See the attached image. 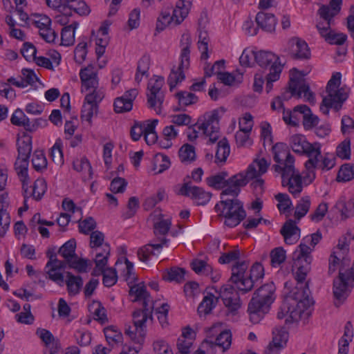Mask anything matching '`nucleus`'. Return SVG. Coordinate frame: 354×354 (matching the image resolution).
Instances as JSON below:
<instances>
[{"instance_id": "18", "label": "nucleus", "mask_w": 354, "mask_h": 354, "mask_svg": "<svg viewBox=\"0 0 354 354\" xmlns=\"http://www.w3.org/2000/svg\"><path fill=\"white\" fill-rule=\"evenodd\" d=\"M153 306H142V309L136 310L133 313V328L139 333L142 339L145 335V323L148 319H152Z\"/></svg>"}, {"instance_id": "38", "label": "nucleus", "mask_w": 354, "mask_h": 354, "mask_svg": "<svg viewBox=\"0 0 354 354\" xmlns=\"http://www.w3.org/2000/svg\"><path fill=\"white\" fill-rule=\"evenodd\" d=\"M150 66V58L148 55H143L138 61L137 65L136 73L135 75V81L140 83L142 77L149 76V69Z\"/></svg>"}, {"instance_id": "24", "label": "nucleus", "mask_w": 354, "mask_h": 354, "mask_svg": "<svg viewBox=\"0 0 354 354\" xmlns=\"http://www.w3.org/2000/svg\"><path fill=\"white\" fill-rule=\"evenodd\" d=\"M286 244L295 243L300 237V229L296 225L293 220L287 221L280 230Z\"/></svg>"}, {"instance_id": "41", "label": "nucleus", "mask_w": 354, "mask_h": 354, "mask_svg": "<svg viewBox=\"0 0 354 354\" xmlns=\"http://www.w3.org/2000/svg\"><path fill=\"white\" fill-rule=\"evenodd\" d=\"M76 241L71 239L66 241L59 250V254L64 259L66 263L73 258H76L75 254Z\"/></svg>"}, {"instance_id": "35", "label": "nucleus", "mask_w": 354, "mask_h": 354, "mask_svg": "<svg viewBox=\"0 0 354 354\" xmlns=\"http://www.w3.org/2000/svg\"><path fill=\"white\" fill-rule=\"evenodd\" d=\"M301 107H302V105H298L294 108L292 111L286 112L283 111V121L292 127L298 126L300 120H303V112H304V109Z\"/></svg>"}, {"instance_id": "60", "label": "nucleus", "mask_w": 354, "mask_h": 354, "mask_svg": "<svg viewBox=\"0 0 354 354\" xmlns=\"http://www.w3.org/2000/svg\"><path fill=\"white\" fill-rule=\"evenodd\" d=\"M256 53L257 51L245 49L239 58L241 65L246 67L252 66L256 62Z\"/></svg>"}, {"instance_id": "34", "label": "nucleus", "mask_w": 354, "mask_h": 354, "mask_svg": "<svg viewBox=\"0 0 354 354\" xmlns=\"http://www.w3.org/2000/svg\"><path fill=\"white\" fill-rule=\"evenodd\" d=\"M167 239L162 238L160 243H149L140 248L138 251V257L142 261H147L151 255H154V250L159 251L162 249V245L165 244Z\"/></svg>"}, {"instance_id": "31", "label": "nucleus", "mask_w": 354, "mask_h": 354, "mask_svg": "<svg viewBox=\"0 0 354 354\" xmlns=\"http://www.w3.org/2000/svg\"><path fill=\"white\" fill-rule=\"evenodd\" d=\"M64 282L66 285L67 292L69 296L78 295L83 286L82 278L80 276H75L69 272H66Z\"/></svg>"}, {"instance_id": "19", "label": "nucleus", "mask_w": 354, "mask_h": 354, "mask_svg": "<svg viewBox=\"0 0 354 354\" xmlns=\"http://www.w3.org/2000/svg\"><path fill=\"white\" fill-rule=\"evenodd\" d=\"M289 53L295 59H308L310 57V50L308 44L299 37H293L289 40Z\"/></svg>"}, {"instance_id": "44", "label": "nucleus", "mask_w": 354, "mask_h": 354, "mask_svg": "<svg viewBox=\"0 0 354 354\" xmlns=\"http://www.w3.org/2000/svg\"><path fill=\"white\" fill-rule=\"evenodd\" d=\"M303 109H304V112H303V125L306 130H309L315 127L319 123V118L313 114L310 109L305 104H302Z\"/></svg>"}, {"instance_id": "61", "label": "nucleus", "mask_w": 354, "mask_h": 354, "mask_svg": "<svg viewBox=\"0 0 354 354\" xmlns=\"http://www.w3.org/2000/svg\"><path fill=\"white\" fill-rule=\"evenodd\" d=\"M337 155L339 158L345 160L351 158V141L344 140L337 147Z\"/></svg>"}, {"instance_id": "40", "label": "nucleus", "mask_w": 354, "mask_h": 354, "mask_svg": "<svg viewBox=\"0 0 354 354\" xmlns=\"http://www.w3.org/2000/svg\"><path fill=\"white\" fill-rule=\"evenodd\" d=\"M109 255L110 246L109 244L105 243L102 247V252L97 253L95 256V270H94L95 272H96L97 271H103V270L105 269L104 268L107 264Z\"/></svg>"}, {"instance_id": "25", "label": "nucleus", "mask_w": 354, "mask_h": 354, "mask_svg": "<svg viewBox=\"0 0 354 354\" xmlns=\"http://www.w3.org/2000/svg\"><path fill=\"white\" fill-rule=\"evenodd\" d=\"M335 165L334 160L325 156H323L322 155V158H317V163L315 165V166L311 167L310 169L306 172L304 176V179L308 183H312L316 178V172L315 170L317 169H319L322 170H329L332 169Z\"/></svg>"}, {"instance_id": "56", "label": "nucleus", "mask_w": 354, "mask_h": 354, "mask_svg": "<svg viewBox=\"0 0 354 354\" xmlns=\"http://www.w3.org/2000/svg\"><path fill=\"white\" fill-rule=\"evenodd\" d=\"M99 272L102 274V282L103 284L106 287L113 286L118 281L117 272L113 268H106L103 270V271H100Z\"/></svg>"}, {"instance_id": "47", "label": "nucleus", "mask_w": 354, "mask_h": 354, "mask_svg": "<svg viewBox=\"0 0 354 354\" xmlns=\"http://www.w3.org/2000/svg\"><path fill=\"white\" fill-rule=\"evenodd\" d=\"M176 97L178 100L179 105L182 106L196 104L198 100V97L194 93L185 91L178 92Z\"/></svg>"}, {"instance_id": "57", "label": "nucleus", "mask_w": 354, "mask_h": 354, "mask_svg": "<svg viewBox=\"0 0 354 354\" xmlns=\"http://www.w3.org/2000/svg\"><path fill=\"white\" fill-rule=\"evenodd\" d=\"M47 190L46 182L44 178L37 179L32 187V196L36 200H40Z\"/></svg>"}, {"instance_id": "59", "label": "nucleus", "mask_w": 354, "mask_h": 354, "mask_svg": "<svg viewBox=\"0 0 354 354\" xmlns=\"http://www.w3.org/2000/svg\"><path fill=\"white\" fill-rule=\"evenodd\" d=\"M90 311L93 314L94 319L102 323L106 320V310L100 302H93L90 306Z\"/></svg>"}, {"instance_id": "46", "label": "nucleus", "mask_w": 354, "mask_h": 354, "mask_svg": "<svg viewBox=\"0 0 354 354\" xmlns=\"http://www.w3.org/2000/svg\"><path fill=\"white\" fill-rule=\"evenodd\" d=\"M185 270L178 267H174L170 268L166 273H164L162 278L165 281H175L180 283L184 281L185 274Z\"/></svg>"}, {"instance_id": "12", "label": "nucleus", "mask_w": 354, "mask_h": 354, "mask_svg": "<svg viewBox=\"0 0 354 354\" xmlns=\"http://www.w3.org/2000/svg\"><path fill=\"white\" fill-rule=\"evenodd\" d=\"M302 94H304L306 101L312 102L315 100L314 94L310 91V86L304 80L291 78L288 90L284 91L281 95L278 96V97H281L282 102H283L288 100L292 96L301 98Z\"/></svg>"}, {"instance_id": "26", "label": "nucleus", "mask_w": 354, "mask_h": 354, "mask_svg": "<svg viewBox=\"0 0 354 354\" xmlns=\"http://www.w3.org/2000/svg\"><path fill=\"white\" fill-rule=\"evenodd\" d=\"M29 157L18 156L15 163V169L22 183V188L25 192L28 189V168L29 165Z\"/></svg>"}, {"instance_id": "64", "label": "nucleus", "mask_w": 354, "mask_h": 354, "mask_svg": "<svg viewBox=\"0 0 354 354\" xmlns=\"http://www.w3.org/2000/svg\"><path fill=\"white\" fill-rule=\"evenodd\" d=\"M86 46V42L83 41L80 42L75 47L74 50V59L76 63L80 64L85 60L87 54Z\"/></svg>"}, {"instance_id": "63", "label": "nucleus", "mask_w": 354, "mask_h": 354, "mask_svg": "<svg viewBox=\"0 0 354 354\" xmlns=\"http://www.w3.org/2000/svg\"><path fill=\"white\" fill-rule=\"evenodd\" d=\"M193 342H194L192 341V338L187 339L184 337H178L176 343L178 349L176 354H189L191 353Z\"/></svg>"}, {"instance_id": "1", "label": "nucleus", "mask_w": 354, "mask_h": 354, "mask_svg": "<svg viewBox=\"0 0 354 354\" xmlns=\"http://www.w3.org/2000/svg\"><path fill=\"white\" fill-rule=\"evenodd\" d=\"M270 162L264 158L257 159L248 166L245 172H240L226 179L228 174L226 171H221L208 177L206 182L209 187L216 189L225 188L221 193V199L227 195L236 197L240 193L241 187L254 179L252 185L255 189L259 188L261 192L264 180L261 176L267 171Z\"/></svg>"}, {"instance_id": "7", "label": "nucleus", "mask_w": 354, "mask_h": 354, "mask_svg": "<svg viewBox=\"0 0 354 354\" xmlns=\"http://www.w3.org/2000/svg\"><path fill=\"white\" fill-rule=\"evenodd\" d=\"M181 52L180 55V64L176 69L173 68L168 77L167 82L172 90L176 84L181 82L185 78V70H187L190 65V46L192 45L191 36L188 33H185L180 38Z\"/></svg>"}, {"instance_id": "53", "label": "nucleus", "mask_w": 354, "mask_h": 354, "mask_svg": "<svg viewBox=\"0 0 354 354\" xmlns=\"http://www.w3.org/2000/svg\"><path fill=\"white\" fill-rule=\"evenodd\" d=\"M354 178L353 165L347 163L343 165L338 172L337 179L338 181L347 182Z\"/></svg>"}, {"instance_id": "17", "label": "nucleus", "mask_w": 354, "mask_h": 354, "mask_svg": "<svg viewBox=\"0 0 354 354\" xmlns=\"http://www.w3.org/2000/svg\"><path fill=\"white\" fill-rule=\"evenodd\" d=\"M219 296L223 304L230 312H235L241 306L239 292L231 285H224L220 288Z\"/></svg>"}, {"instance_id": "10", "label": "nucleus", "mask_w": 354, "mask_h": 354, "mask_svg": "<svg viewBox=\"0 0 354 354\" xmlns=\"http://www.w3.org/2000/svg\"><path fill=\"white\" fill-rule=\"evenodd\" d=\"M165 84L163 77L154 75L148 82L147 104L150 109H153L156 113H161L162 105L165 99V93L162 88Z\"/></svg>"}, {"instance_id": "52", "label": "nucleus", "mask_w": 354, "mask_h": 354, "mask_svg": "<svg viewBox=\"0 0 354 354\" xmlns=\"http://www.w3.org/2000/svg\"><path fill=\"white\" fill-rule=\"evenodd\" d=\"M10 224V216L6 206H0V236L3 237L9 228Z\"/></svg>"}, {"instance_id": "62", "label": "nucleus", "mask_w": 354, "mask_h": 354, "mask_svg": "<svg viewBox=\"0 0 354 354\" xmlns=\"http://www.w3.org/2000/svg\"><path fill=\"white\" fill-rule=\"evenodd\" d=\"M279 202L277 207L280 212L285 213L292 205L291 200L287 194L279 193L275 196Z\"/></svg>"}, {"instance_id": "45", "label": "nucleus", "mask_w": 354, "mask_h": 354, "mask_svg": "<svg viewBox=\"0 0 354 354\" xmlns=\"http://www.w3.org/2000/svg\"><path fill=\"white\" fill-rule=\"evenodd\" d=\"M31 161L33 168L37 171L42 172L47 168V159L42 150H35Z\"/></svg>"}, {"instance_id": "54", "label": "nucleus", "mask_w": 354, "mask_h": 354, "mask_svg": "<svg viewBox=\"0 0 354 354\" xmlns=\"http://www.w3.org/2000/svg\"><path fill=\"white\" fill-rule=\"evenodd\" d=\"M286 258V250L282 247L275 248L270 252L271 265L277 267L283 263Z\"/></svg>"}, {"instance_id": "49", "label": "nucleus", "mask_w": 354, "mask_h": 354, "mask_svg": "<svg viewBox=\"0 0 354 354\" xmlns=\"http://www.w3.org/2000/svg\"><path fill=\"white\" fill-rule=\"evenodd\" d=\"M310 207V199L309 196L302 197L296 205L295 217L299 220L308 212Z\"/></svg>"}, {"instance_id": "42", "label": "nucleus", "mask_w": 354, "mask_h": 354, "mask_svg": "<svg viewBox=\"0 0 354 354\" xmlns=\"http://www.w3.org/2000/svg\"><path fill=\"white\" fill-rule=\"evenodd\" d=\"M308 141L306 138L301 134H295L292 136L289 140V145L292 151L298 154L304 152L306 145Z\"/></svg>"}, {"instance_id": "55", "label": "nucleus", "mask_w": 354, "mask_h": 354, "mask_svg": "<svg viewBox=\"0 0 354 354\" xmlns=\"http://www.w3.org/2000/svg\"><path fill=\"white\" fill-rule=\"evenodd\" d=\"M104 333L109 344H113L122 340V333L115 326H111L105 328L104 329Z\"/></svg>"}, {"instance_id": "23", "label": "nucleus", "mask_w": 354, "mask_h": 354, "mask_svg": "<svg viewBox=\"0 0 354 354\" xmlns=\"http://www.w3.org/2000/svg\"><path fill=\"white\" fill-rule=\"evenodd\" d=\"M256 62L261 68H269L270 71H273L275 66H283L279 61V57L270 51H257Z\"/></svg>"}, {"instance_id": "2", "label": "nucleus", "mask_w": 354, "mask_h": 354, "mask_svg": "<svg viewBox=\"0 0 354 354\" xmlns=\"http://www.w3.org/2000/svg\"><path fill=\"white\" fill-rule=\"evenodd\" d=\"M295 266L298 267L295 272V279L297 283L290 292V297L294 301L293 304H297V308L290 311V317L292 319L290 321L297 320L304 311L313 304V299L310 297L308 284L307 282L304 283L309 265L306 263L301 265V263H299Z\"/></svg>"}, {"instance_id": "11", "label": "nucleus", "mask_w": 354, "mask_h": 354, "mask_svg": "<svg viewBox=\"0 0 354 354\" xmlns=\"http://www.w3.org/2000/svg\"><path fill=\"white\" fill-rule=\"evenodd\" d=\"M274 160L277 162L273 165L276 172H290L295 167L294 156L290 153L288 147L283 142L275 144L272 148Z\"/></svg>"}, {"instance_id": "58", "label": "nucleus", "mask_w": 354, "mask_h": 354, "mask_svg": "<svg viewBox=\"0 0 354 354\" xmlns=\"http://www.w3.org/2000/svg\"><path fill=\"white\" fill-rule=\"evenodd\" d=\"M283 66H275L273 71H270L266 76V90L267 93L270 92L273 87V82L279 79L281 73L282 71Z\"/></svg>"}, {"instance_id": "6", "label": "nucleus", "mask_w": 354, "mask_h": 354, "mask_svg": "<svg viewBox=\"0 0 354 354\" xmlns=\"http://www.w3.org/2000/svg\"><path fill=\"white\" fill-rule=\"evenodd\" d=\"M218 216L225 218V225L234 227L237 226L246 217V212L243 203L233 197L232 199H224L218 203L214 207Z\"/></svg>"}, {"instance_id": "3", "label": "nucleus", "mask_w": 354, "mask_h": 354, "mask_svg": "<svg viewBox=\"0 0 354 354\" xmlns=\"http://www.w3.org/2000/svg\"><path fill=\"white\" fill-rule=\"evenodd\" d=\"M248 263L246 261L236 262L232 267L231 282L243 294L250 291L255 282L264 276V268L261 263H255L248 271Z\"/></svg>"}, {"instance_id": "36", "label": "nucleus", "mask_w": 354, "mask_h": 354, "mask_svg": "<svg viewBox=\"0 0 354 354\" xmlns=\"http://www.w3.org/2000/svg\"><path fill=\"white\" fill-rule=\"evenodd\" d=\"M78 26L77 21L62 28L61 33L62 44L66 46H71L75 42V31Z\"/></svg>"}, {"instance_id": "20", "label": "nucleus", "mask_w": 354, "mask_h": 354, "mask_svg": "<svg viewBox=\"0 0 354 354\" xmlns=\"http://www.w3.org/2000/svg\"><path fill=\"white\" fill-rule=\"evenodd\" d=\"M282 185L287 186L288 191L294 196L299 195L302 190L301 177L299 171L292 168L290 172H283L281 174Z\"/></svg>"}, {"instance_id": "48", "label": "nucleus", "mask_w": 354, "mask_h": 354, "mask_svg": "<svg viewBox=\"0 0 354 354\" xmlns=\"http://www.w3.org/2000/svg\"><path fill=\"white\" fill-rule=\"evenodd\" d=\"M172 8L168 10H162L158 18L156 23V30L158 32L162 31L169 24L174 22L173 16L171 15Z\"/></svg>"}, {"instance_id": "51", "label": "nucleus", "mask_w": 354, "mask_h": 354, "mask_svg": "<svg viewBox=\"0 0 354 354\" xmlns=\"http://www.w3.org/2000/svg\"><path fill=\"white\" fill-rule=\"evenodd\" d=\"M191 267L198 274L208 275L212 273V266L201 259H194L191 263Z\"/></svg>"}, {"instance_id": "32", "label": "nucleus", "mask_w": 354, "mask_h": 354, "mask_svg": "<svg viewBox=\"0 0 354 354\" xmlns=\"http://www.w3.org/2000/svg\"><path fill=\"white\" fill-rule=\"evenodd\" d=\"M217 301L218 299L212 293H207L204 296L197 309L199 316H206L210 314L216 307Z\"/></svg>"}, {"instance_id": "29", "label": "nucleus", "mask_w": 354, "mask_h": 354, "mask_svg": "<svg viewBox=\"0 0 354 354\" xmlns=\"http://www.w3.org/2000/svg\"><path fill=\"white\" fill-rule=\"evenodd\" d=\"M17 146L18 156L30 157L32 151V136L26 132L19 134Z\"/></svg>"}, {"instance_id": "37", "label": "nucleus", "mask_w": 354, "mask_h": 354, "mask_svg": "<svg viewBox=\"0 0 354 354\" xmlns=\"http://www.w3.org/2000/svg\"><path fill=\"white\" fill-rule=\"evenodd\" d=\"M230 152V145L225 138H222L218 142L217 149L215 155V162L216 163L225 162Z\"/></svg>"}, {"instance_id": "28", "label": "nucleus", "mask_w": 354, "mask_h": 354, "mask_svg": "<svg viewBox=\"0 0 354 354\" xmlns=\"http://www.w3.org/2000/svg\"><path fill=\"white\" fill-rule=\"evenodd\" d=\"M255 20L258 26L267 32H272L275 29L277 19L273 14L259 12Z\"/></svg>"}, {"instance_id": "9", "label": "nucleus", "mask_w": 354, "mask_h": 354, "mask_svg": "<svg viewBox=\"0 0 354 354\" xmlns=\"http://www.w3.org/2000/svg\"><path fill=\"white\" fill-rule=\"evenodd\" d=\"M342 3V0H330L329 6L322 5L318 10L322 21H319L316 27L322 37L328 35L332 30L330 27L334 23L333 18L339 12Z\"/></svg>"}, {"instance_id": "21", "label": "nucleus", "mask_w": 354, "mask_h": 354, "mask_svg": "<svg viewBox=\"0 0 354 354\" xmlns=\"http://www.w3.org/2000/svg\"><path fill=\"white\" fill-rule=\"evenodd\" d=\"M138 94L136 88L127 91L122 96L117 97L114 101V110L116 113H124L132 109L133 102Z\"/></svg>"}, {"instance_id": "8", "label": "nucleus", "mask_w": 354, "mask_h": 354, "mask_svg": "<svg viewBox=\"0 0 354 354\" xmlns=\"http://www.w3.org/2000/svg\"><path fill=\"white\" fill-rule=\"evenodd\" d=\"M219 120L218 109L206 112L198 119L195 125L198 129L202 130L206 136L209 137L207 144H213L220 138Z\"/></svg>"}, {"instance_id": "30", "label": "nucleus", "mask_w": 354, "mask_h": 354, "mask_svg": "<svg viewBox=\"0 0 354 354\" xmlns=\"http://www.w3.org/2000/svg\"><path fill=\"white\" fill-rule=\"evenodd\" d=\"M129 295L134 297L133 301L142 300V306L151 305L150 295L147 292L146 288L142 283L133 285L130 287Z\"/></svg>"}, {"instance_id": "43", "label": "nucleus", "mask_w": 354, "mask_h": 354, "mask_svg": "<svg viewBox=\"0 0 354 354\" xmlns=\"http://www.w3.org/2000/svg\"><path fill=\"white\" fill-rule=\"evenodd\" d=\"M66 8L74 10L80 15H88L91 10L83 0H66Z\"/></svg>"}, {"instance_id": "15", "label": "nucleus", "mask_w": 354, "mask_h": 354, "mask_svg": "<svg viewBox=\"0 0 354 354\" xmlns=\"http://www.w3.org/2000/svg\"><path fill=\"white\" fill-rule=\"evenodd\" d=\"M352 274L349 272L346 274L341 271L339 277L333 281V295L335 298V305L339 306L349 295L350 289L348 286V281L353 280Z\"/></svg>"}, {"instance_id": "14", "label": "nucleus", "mask_w": 354, "mask_h": 354, "mask_svg": "<svg viewBox=\"0 0 354 354\" xmlns=\"http://www.w3.org/2000/svg\"><path fill=\"white\" fill-rule=\"evenodd\" d=\"M104 98L102 91H95L88 93L84 99V102L81 111V118L89 124L92 122V118L96 115L98 109V103Z\"/></svg>"}, {"instance_id": "13", "label": "nucleus", "mask_w": 354, "mask_h": 354, "mask_svg": "<svg viewBox=\"0 0 354 354\" xmlns=\"http://www.w3.org/2000/svg\"><path fill=\"white\" fill-rule=\"evenodd\" d=\"M178 195L190 197L197 205H205L210 200L212 194L207 192L201 187L192 185L190 180L184 182L176 187Z\"/></svg>"}, {"instance_id": "39", "label": "nucleus", "mask_w": 354, "mask_h": 354, "mask_svg": "<svg viewBox=\"0 0 354 354\" xmlns=\"http://www.w3.org/2000/svg\"><path fill=\"white\" fill-rule=\"evenodd\" d=\"M340 212L343 218H346L354 216V197L346 203L345 199L341 198L335 206Z\"/></svg>"}, {"instance_id": "27", "label": "nucleus", "mask_w": 354, "mask_h": 354, "mask_svg": "<svg viewBox=\"0 0 354 354\" xmlns=\"http://www.w3.org/2000/svg\"><path fill=\"white\" fill-rule=\"evenodd\" d=\"M313 249V248L308 243H306L304 241V238L301 243L298 245L297 250L293 253L294 264L297 265L299 263H302L304 261L305 263L310 265L312 260L310 253Z\"/></svg>"}, {"instance_id": "50", "label": "nucleus", "mask_w": 354, "mask_h": 354, "mask_svg": "<svg viewBox=\"0 0 354 354\" xmlns=\"http://www.w3.org/2000/svg\"><path fill=\"white\" fill-rule=\"evenodd\" d=\"M178 155L181 162H190L195 160V149L189 144H185L179 149Z\"/></svg>"}, {"instance_id": "5", "label": "nucleus", "mask_w": 354, "mask_h": 354, "mask_svg": "<svg viewBox=\"0 0 354 354\" xmlns=\"http://www.w3.org/2000/svg\"><path fill=\"white\" fill-rule=\"evenodd\" d=\"M341 73L336 72L328 82L326 88L328 95L323 98L320 106V110L326 115L328 114L330 108L339 111L348 97L350 89L346 86L337 89L341 84Z\"/></svg>"}, {"instance_id": "16", "label": "nucleus", "mask_w": 354, "mask_h": 354, "mask_svg": "<svg viewBox=\"0 0 354 354\" xmlns=\"http://www.w3.org/2000/svg\"><path fill=\"white\" fill-rule=\"evenodd\" d=\"M49 261L45 266V271L48 274L49 279L56 282L58 285L62 286L64 283V277L62 270L66 268V261L58 260L55 254L49 255Z\"/></svg>"}, {"instance_id": "33", "label": "nucleus", "mask_w": 354, "mask_h": 354, "mask_svg": "<svg viewBox=\"0 0 354 354\" xmlns=\"http://www.w3.org/2000/svg\"><path fill=\"white\" fill-rule=\"evenodd\" d=\"M205 343L209 344L211 347L218 346L222 348L223 351L228 349L232 343L231 333L228 330L221 332L214 340L205 339Z\"/></svg>"}, {"instance_id": "4", "label": "nucleus", "mask_w": 354, "mask_h": 354, "mask_svg": "<svg viewBox=\"0 0 354 354\" xmlns=\"http://www.w3.org/2000/svg\"><path fill=\"white\" fill-rule=\"evenodd\" d=\"M275 286L270 282L259 288L248 304V313L252 323L258 324L270 310L275 299Z\"/></svg>"}, {"instance_id": "22", "label": "nucleus", "mask_w": 354, "mask_h": 354, "mask_svg": "<svg viewBox=\"0 0 354 354\" xmlns=\"http://www.w3.org/2000/svg\"><path fill=\"white\" fill-rule=\"evenodd\" d=\"M321 147L322 145L319 142H314L310 143L308 142L305 147L304 152L299 154L304 155L308 158V160L305 162L306 172H308L311 167L317 165V158H322Z\"/></svg>"}]
</instances>
